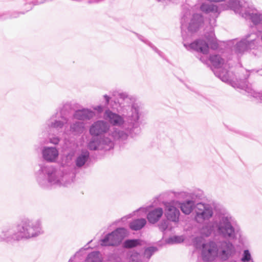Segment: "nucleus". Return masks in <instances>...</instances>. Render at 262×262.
<instances>
[{
  "mask_svg": "<svg viewBox=\"0 0 262 262\" xmlns=\"http://www.w3.org/2000/svg\"><path fill=\"white\" fill-rule=\"evenodd\" d=\"M117 111L120 115L109 109L105 110L104 118L113 126L104 120L94 122L89 129L92 136L88 144L91 150L107 151L113 149L115 142H122L130 135L134 137L141 132L139 119L141 107L135 97L126 93L118 95Z\"/></svg>",
  "mask_w": 262,
  "mask_h": 262,
  "instance_id": "obj_1",
  "label": "nucleus"
},
{
  "mask_svg": "<svg viewBox=\"0 0 262 262\" xmlns=\"http://www.w3.org/2000/svg\"><path fill=\"white\" fill-rule=\"evenodd\" d=\"M198 8L199 7L196 5L191 6L186 4L183 6L181 24L182 35L184 40L183 45L188 50H193L203 54H207L209 51V43L213 49H216L218 47L213 30H211L209 32L205 33V37L207 42L199 39L190 43L188 41L191 36L187 35L186 33L184 32V29L187 28L189 32L194 33L203 26L204 21L203 16L201 13L195 12Z\"/></svg>",
  "mask_w": 262,
  "mask_h": 262,
  "instance_id": "obj_2",
  "label": "nucleus"
},
{
  "mask_svg": "<svg viewBox=\"0 0 262 262\" xmlns=\"http://www.w3.org/2000/svg\"><path fill=\"white\" fill-rule=\"evenodd\" d=\"M89 159V151L83 149L77 154L75 165L70 167L63 166L57 168L53 166L40 164L39 169L35 174L36 180L42 188H48L52 185L67 186L73 181L75 176L73 169L82 168Z\"/></svg>",
  "mask_w": 262,
  "mask_h": 262,
  "instance_id": "obj_3",
  "label": "nucleus"
},
{
  "mask_svg": "<svg viewBox=\"0 0 262 262\" xmlns=\"http://www.w3.org/2000/svg\"><path fill=\"white\" fill-rule=\"evenodd\" d=\"M214 209L215 215L211 222L203 226L201 233L206 237L213 234L225 239H235L239 229L235 225L232 216L222 207H215Z\"/></svg>",
  "mask_w": 262,
  "mask_h": 262,
  "instance_id": "obj_4",
  "label": "nucleus"
},
{
  "mask_svg": "<svg viewBox=\"0 0 262 262\" xmlns=\"http://www.w3.org/2000/svg\"><path fill=\"white\" fill-rule=\"evenodd\" d=\"M15 232L10 226H3L0 228V241L12 242L22 239H29L38 237L44 231L42 221L39 219L24 218L16 226Z\"/></svg>",
  "mask_w": 262,
  "mask_h": 262,
  "instance_id": "obj_5",
  "label": "nucleus"
},
{
  "mask_svg": "<svg viewBox=\"0 0 262 262\" xmlns=\"http://www.w3.org/2000/svg\"><path fill=\"white\" fill-rule=\"evenodd\" d=\"M209 60L212 66L216 69L214 73L222 81L230 84L234 88L239 89V84L242 80L239 81H233L231 79L228 71L227 70L229 68V63H225L224 60L219 55H212L210 56Z\"/></svg>",
  "mask_w": 262,
  "mask_h": 262,
  "instance_id": "obj_6",
  "label": "nucleus"
},
{
  "mask_svg": "<svg viewBox=\"0 0 262 262\" xmlns=\"http://www.w3.org/2000/svg\"><path fill=\"white\" fill-rule=\"evenodd\" d=\"M68 121V118L65 116L62 111L57 112L46 121V128L48 132L53 130L57 133H61Z\"/></svg>",
  "mask_w": 262,
  "mask_h": 262,
  "instance_id": "obj_7",
  "label": "nucleus"
},
{
  "mask_svg": "<svg viewBox=\"0 0 262 262\" xmlns=\"http://www.w3.org/2000/svg\"><path fill=\"white\" fill-rule=\"evenodd\" d=\"M127 234V231L124 228H118L100 239V245L102 246H117L121 243Z\"/></svg>",
  "mask_w": 262,
  "mask_h": 262,
  "instance_id": "obj_8",
  "label": "nucleus"
},
{
  "mask_svg": "<svg viewBox=\"0 0 262 262\" xmlns=\"http://www.w3.org/2000/svg\"><path fill=\"white\" fill-rule=\"evenodd\" d=\"M194 214L195 221L198 223L203 224L213 217V206L208 203H197Z\"/></svg>",
  "mask_w": 262,
  "mask_h": 262,
  "instance_id": "obj_9",
  "label": "nucleus"
},
{
  "mask_svg": "<svg viewBox=\"0 0 262 262\" xmlns=\"http://www.w3.org/2000/svg\"><path fill=\"white\" fill-rule=\"evenodd\" d=\"M242 17L251 21L257 31L261 30L262 12L256 9L253 5H249L247 9L245 10Z\"/></svg>",
  "mask_w": 262,
  "mask_h": 262,
  "instance_id": "obj_10",
  "label": "nucleus"
},
{
  "mask_svg": "<svg viewBox=\"0 0 262 262\" xmlns=\"http://www.w3.org/2000/svg\"><path fill=\"white\" fill-rule=\"evenodd\" d=\"M201 256L204 261H213L217 258V244L213 241L203 243L201 246Z\"/></svg>",
  "mask_w": 262,
  "mask_h": 262,
  "instance_id": "obj_11",
  "label": "nucleus"
},
{
  "mask_svg": "<svg viewBox=\"0 0 262 262\" xmlns=\"http://www.w3.org/2000/svg\"><path fill=\"white\" fill-rule=\"evenodd\" d=\"M236 250L233 244L227 241H222L217 245V258L223 261L228 260L233 256Z\"/></svg>",
  "mask_w": 262,
  "mask_h": 262,
  "instance_id": "obj_12",
  "label": "nucleus"
},
{
  "mask_svg": "<svg viewBox=\"0 0 262 262\" xmlns=\"http://www.w3.org/2000/svg\"><path fill=\"white\" fill-rule=\"evenodd\" d=\"M244 37L248 51L253 50L252 53L255 56H258L262 49V45L257 34L254 33H248Z\"/></svg>",
  "mask_w": 262,
  "mask_h": 262,
  "instance_id": "obj_13",
  "label": "nucleus"
},
{
  "mask_svg": "<svg viewBox=\"0 0 262 262\" xmlns=\"http://www.w3.org/2000/svg\"><path fill=\"white\" fill-rule=\"evenodd\" d=\"M173 194L177 199H188L195 204H196V201L202 200L204 195L203 191L200 189L189 191L174 192Z\"/></svg>",
  "mask_w": 262,
  "mask_h": 262,
  "instance_id": "obj_14",
  "label": "nucleus"
},
{
  "mask_svg": "<svg viewBox=\"0 0 262 262\" xmlns=\"http://www.w3.org/2000/svg\"><path fill=\"white\" fill-rule=\"evenodd\" d=\"M249 5V4L244 0H229L226 5V9L232 10L242 16Z\"/></svg>",
  "mask_w": 262,
  "mask_h": 262,
  "instance_id": "obj_15",
  "label": "nucleus"
},
{
  "mask_svg": "<svg viewBox=\"0 0 262 262\" xmlns=\"http://www.w3.org/2000/svg\"><path fill=\"white\" fill-rule=\"evenodd\" d=\"M165 214L168 221L174 223L179 222L180 214V211L171 203H165Z\"/></svg>",
  "mask_w": 262,
  "mask_h": 262,
  "instance_id": "obj_16",
  "label": "nucleus"
},
{
  "mask_svg": "<svg viewBox=\"0 0 262 262\" xmlns=\"http://www.w3.org/2000/svg\"><path fill=\"white\" fill-rule=\"evenodd\" d=\"M42 158L48 162H55L59 156V151L55 147H43L41 150Z\"/></svg>",
  "mask_w": 262,
  "mask_h": 262,
  "instance_id": "obj_17",
  "label": "nucleus"
},
{
  "mask_svg": "<svg viewBox=\"0 0 262 262\" xmlns=\"http://www.w3.org/2000/svg\"><path fill=\"white\" fill-rule=\"evenodd\" d=\"M95 115V113L91 110L83 108L75 111L73 115L74 119L79 120L85 121L90 120Z\"/></svg>",
  "mask_w": 262,
  "mask_h": 262,
  "instance_id": "obj_18",
  "label": "nucleus"
},
{
  "mask_svg": "<svg viewBox=\"0 0 262 262\" xmlns=\"http://www.w3.org/2000/svg\"><path fill=\"white\" fill-rule=\"evenodd\" d=\"M246 77L244 79L242 80L241 83L239 84V89L243 90L247 92L249 95L255 98L257 100L262 102V92H258L252 89L250 85H248Z\"/></svg>",
  "mask_w": 262,
  "mask_h": 262,
  "instance_id": "obj_19",
  "label": "nucleus"
},
{
  "mask_svg": "<svg viewBox=\"0 0 262 262\" xmlns=\"http://www.w3.org/2000/svg\"><path fill=\"white\" fill-rule=\"evenodd\" d=\"M181 211L186 215H189L193 210H195L196 204L193 203L192 201L186 199L184 201H177Z\"/></svg>",
  "mask_w": 262,
  "mask_h": 262,
  "instance_id": "obj_20",
  "label": "nucleus"
},
{
  "mask_svg": "<svg viewBox=\"0 0 262 262\" xmlns=\"http://www.w3.org/2000/svg\"><path fill=\"white\" fill-rule=\"evenodd\" d=\"M84 126L85 124L83 122L74 121L70 124L69 130H65L64 133L68 134L69 132L74 135H79L83 132Z\"/></svg>",
  "mask_w": 262,
  "mask_h": 262,
  "instance_id": "obj_21",
  "label": "nucleus"
},
{
  "mask_svg": "<svg viewBox=\"0 0 262 262\" xmlns=\"http://www.w3.org/2000/svg\"><path fill=\"white\" fill-rule=\"evenodd\" d=\"M163 214L162 208L158 207L149 211L147 214V219L150 223L154 224L159 221Z\"/></svg>",
  "mask_w": 262,
  "mask_h": 262,
  "instance_id": "obj_22",
  "label": "nucleus"
},
{
  "mask_svg": "<svg viewBox=\"0 0 262 262\" xmlns=\"http://www.w3.org/2000/svg\"><path fill=\"white\" fill-rule=\"evenodd\" d=\"M146 224L145 219H135L129 223V228L134 231H138L142 229Z\"/></svg>",
  "mask_w": 262,
  "mask_h": 262,
  "instance_id": "obj_23",
  "label": "nucleus"
},
{
  "mask_svg": "<svg viewBox=\"0 0 262 262\" xmlns=\"http://www.w3.org/2000/svg\"><path fill=\"white\" fill-rule=\"evenodd\" d=\"M234 50L235 52L237 55H242L244 54L245 52L248 51L247 46L244 37L242 38L239 41L237 42L235 44L234 47Z\"/></svg>",
  "mask_w": 262,
  "mask_h": 262,
  "instance_id": "obj_24",
  "label": "nucleus"
},
{
  "mask_svg": "<svg viewBox=\"0 0 262 262\" xmlns=\"http://www.w3.org/2000/svg\"><path fill=\"white\" fill-rule=\"evenodd\" d=\"M199 7V6H198ZM200 10L205 13H219L217 7L213 4L203 3L200 6Z\"/></svg>",
  "mask_w": 262,
  "mask_h": 262,
  "instance_id": "obj_25",
  "label": "nucleus"
},
{
  "mask_svg": "<svg viewBox=\"0 0 262 262\" xmlns=\"http://www.w3.org/2000/svg\"><path fill=\"white\" fill-rule=\"evenodd\" d=\"M85 262H102L103 258L99 251H93L89 253L85 260Z\"/></svg>",
  "mask_w": 262,
  "mask_h": 262,
  "instance_id": "obj_26",
  "label": "nucleus"
},
{
  "mask_svg": "<svg viewBox=\"0 0 262 262\" xmlns=\"http://www.w3.org/2000/svg\"><path fill=\"white\" fill-rule=\"evenodd\" d=\"M141 244V240L139 239H130L125 240L123 243L124 248L129 249L136 247Z\"/></svg>",
  "mask_w": 262,
  "mask_h": 262,
  "instance_id": "obj_27",
  "label": "nucleus"
},
{
  "mask_svg": "<svg viewBox=\"0 0 262 262\" xmlns=\"http://www.w3.org/2000/svg\"><path fill=\"white\" fill-rule=\"evenodd\" d=\"M242 262H254L249 250H244L241 259Z\"/></svg>",
  "mask_w": 262,
  "mask_h": 262,
  "instance_id": "obj_28",
  "label": "nucleus"
},
{
  "mask_svg": "<svg viewBox=\"0 0 262 262\" xmlns=\"http://www.w3.org/2000/svg\"><path fill=\"white\" fill-rule=\"evenodd\" d=\"M138 38L141 40L142 41L144 42V43L148 45L152 49V50L156 52L158 55L161 56L163 57V54L162 52H161L160 50H159L155 46H154L151 43H150L149 41H148L147 40L145 39L141 35H138Z\"/></svg>",
  "mask_w": 262,
  "mask_h": 262,
  "instance_id": "obj_29",
  "label": "nucleus"
},
{
  "mask_svg": "<svg viewBox=\"0 0 262 262\" xmlns=\"http://www.w3.org/2000/svg\"><path fill=\"white\" fill-rule=\"evenodd\" d=\"M158 249L155 247H149L146 248L144 252V256L149 259L152 254L157 251Z\"/></svg>",
  "mask_w": 262,
  "mask_h": 262,
  "instance_id": "obj_30",
  "label": "nucleus"
},
{
  "mask_svg": "<svg viewBox=\"0 0 262 262\" xmlns=\"http://www.w3.org/2000/svg\"><path fill=\"white\" fill-rule=\"evenodd\" d=\"M140 254L137 251H133L130 256V260L133 262H142L140 260Z\"/></svg>",
  "mask_w": 262,
  "mask_h": 262,
  "instance_id": "obj_31",
  "label": "nucleus"
},
{
  "mask_svg": "<svg viewBox=\"0 0 262 262\" xmlns=\"http://www.w3.org/2000/svg\"><path fill=\"white\" fill-rule=\"evenodd\" d=\"M49 138L50 142L55 145L58 144L60 141V138L56 135H50V134H49Z\"/></svg>",
  "mask_w": 262,
  "mask_h": 262,
  "instance_id": "obj_32",
  "label": "nucleus"
},
{
  "mask_svg": "<svg viewBox=\"0 0 262 262\" xmlns=\"http://www.w3.org/2000/svg\"><path fill=\"white\" fill-rule=\"evenodd\" d=\"M159 229L161 231H164L166 230L168 227V222L167 221H163L159 225Z\"/></svg>",
  "mask_w": 262,
  "mask_h": 262,
  "instance_id": "obj_33",
  "label": "nucleus"
},
{
  "mask_svg": "<svg viewBox=\"0 0 262 262\" xmlns=\"http://www.w3.org/2000/svg\"><path fill=\"white\" fill-rule=\"evenodd\" d=\"M172 243H180L183 241V239L181 236H175L169 239Z\"/></svg>",
  "mask_w": 262,
  "mask_h": 262,
  "instance_id": "obj_34",
  "label": "nucleus"
},
{
  "mask_svg": "<svg viewBox=\"0 0 262 262\" xmlns=\"http://www.w3.org/2000/svg\"><path fill=\"white\" fill-rule=\"evenodd\" d=\"M25 12H18V11H14L11 13L10 16H9V18H17L20 15L24 14Z\"/></svg>",
  "mask_w": 262,
  "mask_h": 262,
  "instance_id": "obj_35",
  "label": "nucleus"
},
{
  "mask_svg": "<svg viewBox=\"0 0 262 262\" xmlns=\"http://www.w3.org/2000/svg\"><path fill=\"white\" fill-rule=\"evenodd\" d=\"M94 110L98 113H101L103 111V107L101 105H98L93 107Z\"/></svg>",
  "mask_w": 262,
  "mask_h": 262,
  "instance_id": "obj_36",
  "label": "nucleus"
},
{
  "mask_svg": "<svg viewBox=\"0 0 262 262\" xmlns=\"http://www.w3.org/2000/svg\"><path fill=\"white\" fill-rule=\"evenodd\" d=\"M46 2V0H36L34 2H32L34 5H39L43 4Z\"/></svg>",
  "mask_w": 262,
  "mask_h": 262,
  "instance_id": "obj_37",
  "label": "nucleus"
},
{
  "mask_svg": "<svg viewBox=\"0 0 262 262\" xmlns=\"http://www.w3.org/2000/svg\"><path fill=\"white\" fill-rule=\"evenodd\" d=\"M78 254H76L74 256H73L72 257H71L70 260H69V262H77V258Z\"/></svg>",
  "mask_w": 262,
  "mask_h": 262,
  "instance_id": "obj_38",
  "label": "nucleus"
},
{
  "mask_svg": "<svg viewBox=\"0 0 262 262\" xmlns=\"http://www.w3.org/2000/svg\"><path fill=\"white\" fill-rule=\"evenodd\" d=\"M209 24L211 28H213L215 26L216 24V20L215 19H210Z\"/></svg>",
  "mask_w": 262,
  "mask_h": 262,
  "instance_id": "obj_39",
  "label": "nucleus"
},
{
  "mask_svg": "<svg viewBox=\"0 0 262 262\" xmlns=\"http://www.w3.org/2000/svg\"><path fill=\"white\" fill-rule=\"evenodd\" d=\"M103 97L105 100V103L106 104H108L109 102H110V97L107 95H104L103 96Z\"/></svg>",
  "mask_w": 262,
  "mask_h": 262,
  "instance_id": "obj_40",
  "label": "nucleus"
},
{
  "mask_svg": "<svg viewBox=\"0 0 262 262\" xmlns=\"http://www.w3.org/2000/svg\"><path fill=\"white\" fill-rule=\"evenodd\" d=\"M146 211V210L145 208H140L139 210H138L137 211Z\"/></svg>",
  "mask_w": 262,
  "mask_h": 262,
  "instance_id": "obj_41",
  "label": "nucleus"
},
{
  "mask_svg": "<svg viewBox=\"0 0 262 262\" xmlns=\"http://www.w3.org/2000/svg\"><path fill=\"white\" fill-rule=\"evenodd\" d=\"M67 160H68V159H69V160H72V156H70V155L68 156L67 157Z\"/></svg>",
  "mask_w": 262,
  "mask_h": 262,
  "instance_id": "obj_42",
  "label": "nucleus"
},
{
  "mask_svg": "<svg viewBox=\"0 0 262 262\" xmlns=\"http://www.w3.org/2000/svg\"><path fill=\"white\" fill-rule=\"evenodd\" d=\"M230 262H237V261L235 260L232 259V260H230Z\"/></svg>",
  "mask_w": 262,
  "mask_h": 262,
  "instance_id": "obj_43",
  "label": "nucleus"
}]
</instances>
